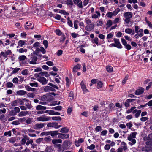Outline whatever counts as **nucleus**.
<instances>
[{
	"label": "nucleus",
	"mask_w": 152,
	"mask_h": 152,
	"mask_svg": "<svg viewBox=\"0 0 152 152\" xmlns=\"http://www.w3.org/2000/svg\"><path fill=\"white\" fill-rule=\"evenodd\" d=\"M137 134L136 132H133L131 133L127 137L128 140L131 142H129L128 144L131 146L135 144L136 142V140L135 139L136 138V135Z\"/></svg>",
	"instance_id": "f257e3e1"
},
{
	"label": "nucleus",
	"mask_w": 152,
	"mask_h": 152,
	"mask_svg": "<svg viewBox=\"0 0 152 152\" xmlns=\"http://www.w3.org/2000/svg\"><path fill=\"white\" fill-rule=\"evenodd\" d=\"M34 77L37 79V80L42 85H46L48 83V80L44 77L41 76L39 73L35 74L34 75Z\"/></svg>",
	"instance_id": "f03ea898"
},
{
	"label": "nucleus",
	"mask_w": 152,
	"mask_h": 152,
	"mask_svg": "<svg viewBox=\"0 0 152 152\" xmlns=\"http://www.w3.org/2000/svg\"><path fill=\"white\" fill-rule=\"evenodd\" d=\"M37 59V58L34 54H31V55L28 56V61L30 64H36Z\"/></svg>",
	"instance_id": "7ed1b4c3"
},
{
	"label": "nucleus",
	"mask_w": 152,
	"mask_h": 152,
	"mask_svg": "<svg viewBox=\"0 0 152 152\" xmlns=\"http://www.w3.org/2000/svg\"><path fill=\"white\" fill-rule=\"evenodd\" d=\"M37 119L38 121L41 122H45L51 120L50 117L46 116L44 115L38 117Z\"/></svg>",
	"instance_id": "20e7f679"
},
{
	"label": "nucleus",
	"mask_w": 152,
	"mask_h": 152,
	"mask_svg": "<svg viewBox=\"0 0 152 152\" xmlns=\"http://www.w3.org/2000/svg\"><path fill=\"white\" fill-rule=\"evenodd\" d=\"M47 126L48 127H53L55 129H58L61 127V125H58V124L56 122L49 123L47 124Z\"/></svg>",
	"instance_id": "39448f33"
},
{
	"label": "nucleus",
	"mask_w": 152,
	"mask_h": 152,
	"mask_svg": "<svg viewBox=\"0 0 152 152\" xmlns=\"http://www.w3.org/2000/svg\"><path fill=\"white\" fill-rule=\"evenodd\" d=\"M71 142L68 140H66L64 141L63 144V149H66L69 148Z\"/></svg>",
	"instance_id": "423d86ee"
},
{
	"label": "nucleus",
	"mask_w": 152,
	"mask_h": 152,
	"mask_svg": "<svg viewBox=\"0 0 152 152\" xmlns=\"http://www.w3.org/2000/svg\"><path fill=\"white\" fill-rule=\"evenodd\" d=\"M24 104H25L27 107L29 109H30L32 107L30 102L26 98L24 99Z\"/></svg>",
	"instance_id": "0eeeda50"
},
{
	"label": "nucleus",
	"mask_w": 152,
	"mask_h": 152,
	"mask_svg": "<svg viewBox=\"0 0 152 152\" xmlns=\"http://www.w3.org/2000/svg\"><path fill=\"white\" fill-rule=\"evenodd\" d=\"M114 40L116 45V47L120 49L122 48V46L120 44L119 39L114 38Z\"/></svg>",
	"instance_id": "6e6552de"
},
{
	"label": "nucleus",
	"mask_w": 152,
	"mask_h": 152,
	"mask_svg": "<svg viewBox=\"0 0 152 152\" xmlns=\"http://www.w3.org/2000/svg\"><path fill=\"white\" fill-rule=\"evenodd\" d=\"M80 86L84 93H86L88 91V90L86 88V86L83 81L81 82Z\"/></svg>",
	"instance_id": "1a4fd4ad"
},
{
	"label": "nucleus",
	"mask_w": 152,
	"mask_h": 152,
	"mask_svg": "<svg viewBox=\"0 0 152 152\" xmlns=\"http://www.w3.org/2000/svg\"><path fill=\"white\" fill-rule=\"evenodd\" d=\"M58 137L59 138H61L63 139H65L68 138L69 137V134H64L61 133H59V134Z\"/></svg>",
	"instance_id": "9d476101"
},
{
	"label": "nucleus",
	"mask_w": 152,
	"mask_h": 152,
	"mask_svg": "<svg viewBox=\"0 0 152 152\" xmlns=\"http://www.w3.org/2000/svg\"><path fill=\"white\" fill-rule=\"evenodd\" d=\"M27 94V92L24 90H20L16 92V94L18 95L23 96Z\"/></svg>",
	"instance_id": "9b49d317"
},
{
	"label": "nucleus",
	"mask_w": 152,
	"mask_h": 152,
	"mask_svg": "<svg viewBox=\"0 0 152 152\" xmlns=\"http://www.w3.org/2000/svg\"><path fill=\"white\" fill-rule=\"evenodd\" d=\"M144 89L142 88H140L136 90L135 94L137 95H139L142 94L144 91Z\"/></svg>",
	"instance_id": "f8f14e48"
},
{
	"label": "nucleus",
	"mask_w": 152,
	"mask_h": 152,
	"mask_svg": "<svg viewBox=\"0 0 152 152\" xmlns=\"http://www.w3.org/2000/svg\"><path fill=\"white\" fill-rule=\"evenodd\" d=\"M124 16L126 19H130L132 16V13L130 12H126L125 13Z\"/></svg>",
	"instance_id": "ddd939ff"
},
{
	"label": "nucleus",
	"mask_w": 152,
	"mask_h": 152,
	"mask_svg": "<svg viewBox=\"0 0 152 152\" xmlns=\"http://www.w3.org/2000/svg\"><path fill=\"white\" fill-rule=\"evenodd\" d=\"M44 126V123H40L38 124L35 125V129H39L42 128Z\"/></svg>",
	"instance_id": "4468645a"
},
{
	"label": "nucleus",
	"mask_w": 152,
	"mask_h": 152,
	"mask_svg": "<svg viewBox=\"0 0 152 152\" xmlns=\"http://www.w3.org/2000/svg\"><path fill=\"white\" fill-rule=\"evenodd\" d=\"M125 32L127 34H130L131 35H133L134 34V30H132L130 28H127L125 30Z\"/></svg>",
	"instance_id": "2eb2a0df"
},
{
	"label": "nucleus",
	"mask_w": 152,
	"mask_h": 152,
	"mask_svg": "<svg viewBox=\"0 0 152 152\" xmlns=\"http://www.w3.org/2000/svg\"><path fill=\"white\" fill-rule=\"evenodd\" d=\"M81 67V66L80 64H77L73 67L72 70L73 71L75 72H76L78 70L80 69Z\"/></svg>",
	"instance_id": "dca6fc26"
},
{
	"label": "nucleus",
	"mask_w": 152,
	"mask_h": 152,
	"mask_svg": "<svg viewBox=\"0 0 152 152\" xmlns=\"http://www.w3.org/2000/svg\"><path fill=\"white\" fill-rule=\"evenodd\" d=\"M54 90V89L52 88V87L49 86H46L44 88V90L45 92L53 91Z\"/></svg>",
	"instance_id": "f3484780"
},
{
	"label": "nucleus",
	"mask_w": 152,
	"mask_h": 152,
	"mask_svg": "<svg viewBox=\"0 0 152 152\" xmlns=\"http://www.w3.org/2000/svg\"><path fill=\"white\" fill-rule=\"evenodd\" d=\"M59 12L62 14L65 15L66 16H65V17L67 19H69V18L68 16L69 13L68 12H66L64 10H61L59 11Z\"/></svg>",
	"instance_id": "a211bd4d"
},
{
	"label": "nucleus",
	"mask_w": 152,
	"mask_h": 152,
	"mask_svg": "<svg viewBox=\"0 0 152 152\" xmlns=\"http://www.w3.org/2000/svg\"><path fill=\"white\" fill-rule=\"evenodd\" d=\"M28 112L27 111H22L20 112L18 114V116L19 117H22L23 116H26L28 114Z\"/></svg>",
	"instance_id": "6ab92c4d"
},
{
	"label": "nucleus",
	"mask_w": 152,
	"mask_h": 152,
	"mask_svg": "<svg viewBox=\"0 0 152 152\" xmlns=\"http://www.w3.org/2000/svg\"><path fill=\"white\" fill-rule=\"evenodd\" d=\"M62 141V140L60 139H53L52 140V142L54 144L61 143Z\"/></svg>",
	"instance_id": "aec40b11"
},
{
	"label": "nucleus",
	"mask_w": 152,
	"mask_h": 152,
	"mask_svg": "<svg viewBox=\"0 0 152 152\" xmlns=\"http://www.w3.org/2000/svg\"><path fill=\"white\" fill-rule=\"evenodd\" d=\"M121 145L122 148L124 151H125L127 149V144L125 142H121Z\"/></svg>",
	"instance_id": "412c9836"
},
{
	"label": "nucleus",
	"mask_w": 152,
	"mask_h": 152,
	"mask_svg": "<svg viewBox=\"0 0 152 152\" xmlns=\"http://www.w3.org/2000/svg\"><path fill=\"white\" fill-rule=\"evenodd\" d=\"M18 44L19 46H20L21 47H22L23 45H26V41L20 40L18 41Z\"/></svg>",
	"instance_id": "4be33fe9"
},
{
	"label": "nucleus",
	"mask_w": 152,
	"mask_h": 152,
	"mask_svg": "<svg viewBox=\"0 0 152 152\" xmlns=\"http://www.w3.org/2000/svg\"><path fill=\"white\" fill-rule=\"evenodd\" d=\"M91 41L93 43L96 44L97 46L99 45V39L97 37H95L91 40Z\"/></svg>",
	"instance_id": "5701e85b"
},
{
	"label": "nucleus",
	"mask_w": 152,
	"mask_h": 152,
	"mask_svg": "<svg viewBox=\"0 0 152 152\" xmlns=\"http://www.w3.org/2000/svg\"><path fill=\"white\" fill-rule=\"evenodd\" d=\"M36 108L37 110H44L46 109V107L40 105H38L37 106Z\"/></svg>",
	"instance_id": "b1692460"
},
{
	"label": "nucleus",
	"mask_w": 152,
	"mask_h": 152,
	"mask_svg": "<svg viewBox=\"0 0 152 152\" xmlns=\"http://www.w3.org/2000/svg\"><path fill=\"white\" fill-rule=\"evenodd\" d=\"M4 13L6 16H7L11 14V12L8 10V8L6 7L4 12Z\"/></svg>",
	"instance_id": "393cba45"
},
{
	"label": "nucleus",
	"mask_w": 152,
	"mask_h": 152,
	"mask_svg": "<svg viewBox=\"0 0 152 152\" xmlns=\"http://www.w3.org/2000/svg\"><path fill=\"white\" fill-rule=\"evenodd\" d=\"M59 134L58 132L57 131H50V135L52 137L57 135Z\"/></svg>",
	"instance_id": "a878e982"
},
{
	"label": "nucleus",
	"mask_w": 152,
	"mask_h": 152,
	"mask_svg": "<svg viewBox=\"0 0 152 152\" xmlns=\"http://www.w3.org/2000/svg\"><path fill=\"white\" fill-rule=\"evenodd\" d=\"M41 75V76H45L46 77H48L49 76V75L46 72H41L39 73Z\"/></svg>",
	"instance_id": "bb28decb"
},
{
	"label": "nucleus",
	"mask_w": 152,
	"mask_h": 152,
	"mask_svg": "<svg viewBox=\"0 0 152 152\" xmlns=\"http://www.w3.org/2000/svg\"><path fill=\"white\" fill-rule=\"evenodd\" d=\"M94 28L92 25H88L86 26V29L88 31H90Z\"/></svg>",
	"instance_id": "cd10ccee"
},
{
	"label": "nucleus",
	"mask_w": 152,
	"mask_h": 152,
	"mask_svg": "<svg viewBox=\"0 0 152 152\" xmlns=\"http://www.w3.org/2000/svg\"><path fill=\"white\" fill-rule=\"evenodd\" d=\"M69 131V129L66 127L62 128L61 129L60 132L61 133H66Z\"/></svg>",
	"instance_id": "c85d7f7f"
},
{
	"label": "nucleus",
	"mask_w": 152,
	"mask_h": 152,
	"mask_svg": "<svg viewBox=\"0 0 152 152\" xmlns=\"http://www.w3.org/2000/svg\"><path fill=\"white\" fill-rule=\"evenodd\" d=\"M51 118H52V120L53 121H61V118L60 116L53 117L52 118L51 117Z\"/></svg>",
	"instance_id": "c756f323"
},
{
	"label": "nucleus",
	"mask_w": 152,
	"mask_h": 152,
	"mask_svg": "<svg viewBox=\"0 0 152 152\" xmlns=\"http://www.w3.org/2000/svg\"><path fill=\"white\" fill-rule=\"evenodd\" d=\"M25 88L26 90L28 91H34L35 90V88H31L28 85L25 86Z\"/></svg>",
	"instance_id": "7c9ffc66"
},
{
	"label": "nucleus",
	"mask_w": 152,
	"mask_h": 152,
	"mask_svg": "<svg viewBox=\"0 0 152 152\" xmlns=\"http://www.w3.org/2000/svg\"><path fill=\"white\" fill-rule=\"evenodd\" d=\"M96 14H94L92 15L93 18H98V16H100V13L99 12L96 11Z\"/></svg>",
	"instance_id": "2f4dec72"
},
{
	"label": "nucleus",
	"mask_w": 152,
	"mask_h": 152,
	"mask_svg": "<svg viewBox=\"0 0 152 152\" xmlns=\"http://www.w3.org/2000/svg\"><path fill=\"white\" fill-rule=\"evenodd\" d=\"M137 33L140 36V37H142L144 34L143 29H140Z\"/></svg>",
	"instance_id": "473e14b6"
},
{
	"label": "nucleus",
	"mask_w": 152,
	"mask_h": 152,
	"mask_svg": "<svg viewBox=\"0 0 152 152\" xmlns=\"http://www.w3.org/2000/svg\"><path fill=\"white\" fill-rule=\"evenodd\" d=\"M106 70L109 72H111L113 71V67L110 66H107L106 67Z\"/></svg>",
	"instance_id": "72a5a7b5"
},
{
	"label": "nucleus",
	"mask_w": 152,
	"mask_h": 152,
	"mask_svg": "<svg viewBox=\"0 0 152 152\" xmlns=\"http://www.w3.org/2000/svg\"><path fill=\"white\" fill-rule=\"evenodd\" d=\"M103 86L102 83L100 81H98L97 83V88L98 89H99L102 87Z\"/></svg>",
	"instance_id": "f704fd0d"
},
{
	"label": "nucleus",
	"mask_w": 152,
	"mask_h": 152,
	"mask_svg": "<svg viewBox=\"0 0 152 152\" xmlns=\"http://www.w3.org/2000/svg\"><path fill=\"white\" fill-rule=\"evenodd\" d=\"M45 113H48L50 115H54V111L52 110H47L45 111Z\"/></svg>",
	"instance_id": "c9c22d12"
},
{
	"label": "nucleus",
	"mask_w": 152,
	"mask_h": 152,
	"mask_svg": "<svg viewBox=\"0 0 152 152\" xmlns=\"http://www.w3.org/2000/svg\"><path fill=\"white\" fill-rule=\"evenodd\" d=\"M49 135H50V131L44 132H42L40 134L41 136H43L44 135L48 136Z\"/></svg>",
	"instance_id": "e433bc0d"
},
{
	"label": "nucleus",
	"mask_w": 152,
	"mask_h": 152,
	"mask_svg": "<svg viewBox=\"0 0 152 152\" xmlns=\"http://www.w3.org/2000/svg\"><path fill=\"white\" fill-rule=\"evenodd\" d=\"M125 20L128 26H131L133 23V22L131 20Z\"/></svg>",
	"instance_id": "4c0bfd02"
},
{
	"label": "nucleus",
	"mask_w": 152,
	"mask_h": 152,
	"mask_svg": "<svg viewBox=\"0 0 152 152\" xmlns=\"http://www.w3.org/2000/svg\"><path fill=\"white\" fill-rule=\"evenodd\" d=\"M26 58V57L25 55L20 56L18 57V59L20 61H23Z\"/></svg>",
	"instance_id": "58836bf2"
},
{
	"label": "nucleus",
	"mask_w": 152,
	"mask_h": 152,
	"mask_svg": "<svg viewBox=\"0 0 152 152\" xmlns=\"http://www.w3.org/2000/svg\"><path fill=\"white\" fill-rule=\"evenodd\" d=\"M103 22L101 20H98L96 23V25L98 26H100L102 25Z\"/></svg>",
	"instance_id": "ea45409f"
},
{
	"label": "nucleus",
	"mask_w": 152,
	"mask_h": 152,
	"mask_svg": "<svg viewBox=\"0 0 152 152\" xmlns=\"http://www.w3.org/2000/svg\"><path fill=\"white\" fill-rule=\"evenodd\" d=\"M18 99L14 101L11 103L12 105L14 106H17L18 105Z\"/></svg>",
	"instance_id": "a19ab883"
},
{
	"label": "nucleus",
	"mask_w": 152,
	"mask_h": 152,
	"mask_svg": "<svg viewBox=\"0 0 152 152\" xmlns=\"http://www.w3.org/2000/svg\"><path fill=\"white\" fill-rule=\"evenodd\" d=\"M13 83L11 82H8L7 83L6 86L7 87L10 88H12L13 86Z\"/></svg>",
	"instance_id": "79ce46f5"
},
{
	"label": "nucleus",
	"mask_w": 152,
	"mask_h": 152,
	"mask_svg": "<svg viewBox=\"0 0 152 152\" xmlns=\"http://www.w3.org/2000/svg\"><path fill=\"white\" fill-rule=\"evenodd\" d=\"M29 85L32 87H37L38 86V84L37 82L31 83H29Z\"/></svg>",
	"instance_id": "37998d69"
},
{
	"label": "nucleus",
	"mask_w": 152,
	"mask_h": 152,
	"mask_svg": "<svg viewBox=\"0 0 152 152\" xmlns=\"http://www.w3.org/2000/svg\"><path fill=\"white\" fill-rule=\"evenodd\" d=\"M6 58L8 55H10L12 54V52L10 50H7L5 52Z\"/></svg>",
	"instance_id": "c03bdc74"
},
{
	"label": "nucleus",
	"mask_w": 152,
	"mask_h": 152,
	"mask_svg": "<svg viewBox=\"0 0 152 152\" xmlns=\"http://www.w3.org/2000/svg\"><path fill=\"white\" fill-rule=\"evenodd\" d=\"M65 39V37L64 34H63L61 35V37L59 40L60 42H64Z\"/></svg>",
	"instance_id": "a18cd8bd"
},
{
	"label": "nucleus",
	"mask_w": 152,
	"mask_h": 152,
	"mask_svg": "<svg viewBox=\"0 0 152 152\" xmlns=\"http://www.w3.org/2000/svg\"><path fill=\"white\" fill-rule=\"evenodd\" d=\"M141 110H138L137 112L135 113V116L136 118H137L138 117L140 113H141Z\"/></svg>",
	"instance_id": "49530a36"
},
{
	"label": "nucleus",
	"mask_w": 152,
	"mask_h": 152,
	"mask_svg": "<svg viewBox=\"0 0 152 152\" xmlns=\"http://www.w3.org/2000/svg\"><path fill=\"white\" fill-rule=\"evenodd\" d=\"M106 15L110 18H111L113 16H114L113 13L111 12H109L106 14Z\"/></svg>",
	"instance_id": "de8ad7c7"
},
{
	"label": "nucleus",
	"mask_w": 152,
	"mask_h": 152,
	"mask_svg": "<svg viewBox=\"0 0 152 152\" xmlns=\"http://www.w3.org/2000/svg\"><path fill=\"white\" fill-rule=\"evenodd\" d=\"M120 10L119 9L117 8L115 10L113 11V13L114 16H115L120 11Z\"/></svg>",
	"instance_id": "09e8293b"
},
{
	"label": "nucleus",
	"mask_w": 152,
	"mask_h": 152,
	"mask_svg": "<svg viewBox=\"0 0 152 152\" xmlns=\"http://www.w3.org/2000/svg\"><path fill=\"white\" fill-rule=\"evenodd\" d=\"M18 104L22 105L24 104V99H18Z\"/></svg>",
	"instance_id": "8fccbe9b"
},
{
	"label": "nucleus",
	"mask_w": 152,
	"mask_h": 152,
	"mask_svg": "<svg viewBox=\"0 0 152 152\" xmlns=\"http://www.w3.org/2000/svg\"><path fill=\"white\" fill-rule=\"evenodd\" d=\"M135 108L136 107H132L130 109L127 110L126 112V113L128 114L129 113Z\"/></svg>",
	"instance_id": "3c124183"
},
{
	"label": "nucleus",
	"mask_w": 152,
	"mask_h": 152,
	"mask_svg": "<svg viewBox=\"0 0 152 152\" xmlns=\"http://www.w3.org/2000/svg\"><path fill=\"white\" fill-rule=\"evenodd\" d=\"M65 2H66V4H67L68 5H73V2L71 0H67V1H66Z\"/></svg>",
	"instance_id": "603ef678"
},
{
	"label": "nucleus",
	"mask_w": 152,
	"mask_h": 152,
	"mask_svg": "<svg viewBox=\"0 0 152 152\" xmlns=\"http://www.w3.org/2000/svg\"><path fill=\"white\" fill-rule=\"evenodd\" d=\"M4 136H10L11 135V131H9L8 132H4Z\"/></svg>",
	"instance_id": "864d4df0"
},
{
	"label": "nucleus",
	"mask_w": 152,
	"mask_h": 152,
	"mask_svg": "<svg viewBox=\"0 0 152 152\" xmlns=\"http://www.w3.org/2000/svg\"><path fill=\"white\" fill-rule=\"evenodd\" d=\"M55 32L56 33L57 35L59 36H60L62 34L61 31L59 29H57L56 31H55Z\"/></svg>",
	"instance_id": "5fc2aeb1"
},
{
	"label": "nucleus",
	"mask_w": 152,
	"mask_h": 152,
	"mask_svg": "<svg viewBox=\"0 0 152 152\" xmlns=\"http://www.w3.org/2000/svg\"><path fill=\"white\" fill-rule=\"evenodd\" d=\"M81 114L83 116L87 117L88 116V111H84L82 112Z\"/></svg>",
	"instance_id": "6e6d98bb"
},
{
	"label": "nucleus",
	"mask_w": 152,
	"mask_h": 152,
	"mask_svg": "<svg viewBox=\"0 0 152 152\" xmlns=\"http://www.w3.org/2000/svg\"><path fill=\"white\" fill-rule=\"evenodd\" d=\"M112 24V22L110 20H108L106 24L107 26L108 27H110Z\"/></svg>",
	"instance_id": "4d7b16f0"
},
{
	"label": "nucleus",
	"mask_w": 152,
	"mask_h": 152,
	"mask_svg": "<svg viewBox=\"0 0 152 152\" xmlns=\"http://www.w3.org/2000/svg\"><path fill=\"white\" fill-rule=\"evenodd\" d=\"M21 73L23 75H26L28 74V72L27 70L25 69L22 71Z\"/></svg>",
	"instance_id": "13d9d810"
},
{
	"label": "nucleus",
	"mask_w": 152,
	"mask_h": 152,
	"mask_svg": "<svg viewBox=\"0 0 152 152\" xmlns=\"http://www.w3.org/2000/svg\"><path fill=\"white\" fill-rule=\"evenodd\" d=\"M148 117H142V118H141L140 119V120L143 122H144L147 120H148Z\"/></svg>",
	"instance_id": "bf43d9fd"
},
{
	"label": "nucleus",
	"mask_w": 152,
	"mask_h": 152,
	"mask_svg": "<svg viewBox=\"0 0 152 152\" xmlns=\"http://www.w3.org/2000/svg\"><path fill=\"white\" fill-rule=\"evenodd\" d=\"M39 43L38 42H37L33 44V46L35 48L37 49L39 46Z\"/></svg>",
	"instance_id": "052dcab7"
},
{
	"label": "nucleus",
	"mask_w": 152,
	"mask_h": 152,
	"mask_svg": "<svg viewBox=\"0 0 152 152\" xmlns=\"http://www.w3.org/2000/svg\"><path fill=\"white\" fill-rule=\"evenodd\" d=\"M95 148V145L93 144H92L90 146H88L87 148L90 150H93Z\"/></svg>",
	"instance_id": "680f3d73"
},
{
	"label": "nucleus",
	"mask_w": 152,
	"mask_h": 152,
	"mask_svg": "<svg viewBox=\"0 0 152 152\" xmlns=\"http://www.w3.org/2000/svg\"><path fill=\"white\" fill-rule=\"evenodd\" d=\"M6 7H5L4 6H1L0 7V13H2L4 12L5 9V8Z\"/></svg>",
	"instance_id": "e2e57ef3"
},
{
	"label": "nucleus",
	"mask_w": 152,
	"mask_h": 152,
	"mask_svg": "<svg viewBox=\"0 0 152 152\" xmlns=\"http://www.w3.org/2000/svg\"><path fill=\"white\" fill-rule=\"evenodd\" d=\"M98 37L101 39H104L105 38V36L102 34H99Z\"/></svg>",
	"instance_id": "0e129e2a"
},
{
	"label": "nucleus",
	"mask_w": 152,
	"mask_h": 152,
	"mask_svg": "<svg viewBox=\"0 0 152 152\" xmlns=\"http://www.w3.org/2000/svg\"><path fill=\"white\" fill-rule=\"evenodd\" d=\"M72 36L74 38L79 37V35L75 33H72Z\"/></svg>",
	"instance_id": "69168bd1"
},
{
	"label": "nucleus",
	"mask_w": 152,
	"mask_h": 152,
	"mask_svg": "<svg viewBox=\"0 0 152 152\" xmlns=\"http://www.w3.org/2000/svg\"><path fill=\"white\" fill-rule=\"evenodd\" d=\"M18 79L17 77H15L12 80V82L14 83H17L18 82Z\"/></svg>",
	"instance_id": "338daca9"
},
{
	"label": "nucleus",
	"mask_w": 152,
	"mask_h": 152,
	"mask_svg": "<svg viewBox=\"0 0 152 152\" xmlns=\"http://www.w3.org/2000/svg\"><path fill=\"white\" fill-rule=\"evenodd\" d=\"M125 48L128 50H130L131 49V45L128 44H127L125 46Z\"/></svg>",
	"instance_id": "774afa93"
}]
</instances>
